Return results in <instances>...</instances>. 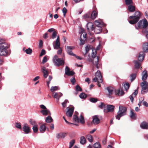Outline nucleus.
Returning a JSON list of instances; mask_svg holds the SVG:
<instances>
[{
  "mask_svg": "<svg viewBox=\"0 0 148 148\" xmlns=\"http://www.w3.org/2000/svg\"><path fill=\"white\" fill-rule=\"evenodd\" d=\"M95 24L96 26H101L102 27V23L98 20H96L95 21Z\"/></svg>",
  "mask_w": 148,
  "mask_h": 148,
  "instance_id": "nucleus-46",
  "label": "nucleus"
},
{
  "mask_svg": "<svg viewBox=\"0 0 148 148\" xmlns=\"http://www.w3.org/2000/svg\"><path fill=\"white\" fill-rule=\"evenodd\" d=\"M142 89L141 91L142 93L143 94L148 91V87L147 86V85L142 87Z\"/></svg>",
  "mask_w": 148,
  "mask_h": 148,
  "instance_id": "nucleus-32",
  "label": "nucleus"
},
{
  "mask_svg": "<svg viewBox=\"0 0 148 148\" xmlns=\"http://www.w3.org/2000/svg\"><path fill=\"white\" fill-rule=\"evenodd\" d=\"M74 49V47L72 46H67L66 51L67 53L71 56H75L76 55L74 54L72 51V50Z\"/></svg>",
  "mask_w": 148,
  "mask_h": 148,
  "instance_id": "nucleus-10",
  "label": "nucleus"
},
{
  "mask_svg": "<svg viewBox=\"0 0 148 148\" xmlns=\"http://www.w3.org/2000/svg\"><path fill=\"white\" fill-rule=\"evenodd\" d=\"M86 138L88 139L89 141L90 142H92L93 141L92 137L90 135H88L86 136Z\"/></svg>",
  "mask_w": 148,
  "mask_h": 148,
  "instance_id": "nucleus-38",
  "label": "nucleus"
},
{
  "mask_svg": "<svg viewBox=\"0 0 148 148\" xmlns=\"http://www.w3.org/2000/svg\"><path fill=\"white\" fill-rule=\"evenodd\" d=\"M124 86L125 90H127L129 88L130 85L129 84L127 83H125L124 85Z\"/></svg>",
  "mask_w": 148,
  "mask_h": 148,
  "instance_id": "nucleus-49",
  "label": "nucleus"
},
{
  "mask_svg": "<svg viewBox=\"0 0 148 148\" xmlns=\"http://www.w3.org/2000/svg\"><path fill=\"white\" fill-rule=\"evenodd\" d=\"M79 97L82 99H85L87 96L86 95L84 92L81 93L79 95Z\"/></svg>",
  "mask_w": 148,
  "mask_h": 148,
  "instance_id": "nucleus-41",
  "label": "nucleus"
},
{
  "mask_svg": "<svg viewBox=\"0 0 148 148\" xmlns=\"http://www.w3.org/2000/svg\"><path fill=\"white\" fill-rule=\"evenodd\" d=\"M40 112L44 115H47L48 114L50 115L51 114V113L50 111L47 109L41 110Z\"/></svg>",
  "mask_w": 148,
  "mask_h": 148,
  "instance_id": "nucleus-25",
  "label": "nucleus"
},
{
  "mask_svg": "<svg viewBox=\"0 0 148 148\" xmlns=\"http://www.w3.org/2000/svg\"><path fill=\"white\" fill-rule=\"evenodd\" d=\"M70 71V69L69 68L68 66H66L65 69V74L67 75Z\"/></svg>",
  "mask_w": 148,
  "mask_h": 148,
  "instance_id": "nucleus-52",
  "label": "nucleus"
},
{
  "mask_svg": "<svg viewBox=\"0 0 148 148\" xmlns=\"http://www.w3.org/2000/svg\"><path fill=\"white\" fill-rule=\"evenodd\" d=\"M130 117L131 119L134 120H135L136 119V114L134 112V111L133 110H131Z\"/></svg>",
  "mask_w": 148,
  "mask_h": 148,
  "instance_id": "nucleus-24",
  "label": "nucleus"
},
{
  "mask_svg": "<svg viewBox=\"0 0 148 148\" xmlns=\"http://www.w3.org/2000/svg\"><path fill=\"white\" fill-rule=\"evenodd\" d=\"M57 32L56 31H54L52 34V38L53 39L55 38L57 36Z\"/></svg>",
  "mask_w": 148,
  "mask_h": 148,
  "instance_id": "nucleus-50",
  "label": "nucleus"
},
{
  "mask_svg": "<svg viewBox=\"0 0 148 148\" xmlns=\"http://www.w3.org/2000/svg\"><path fill=\"white\" fill-rule=\"evenodd\" d=\"M100 104V105H99L98 107L101 109H102L103 107H105V105L102 102H101Z\"/></svg>",
  "mask_w": 148,
  "mask_h": 148,
  "instance_id": "nucleus-57",
  "label": "nucleus"
},
{
  "mask_svg": "<svg viewBox=\"0 0 148 148\" xmlns=\"http://www.w3.org/2000/svg\"><path fill=\"white\" fill-rule=\"evenodd\" d=\"M23 130L26 134H28L30 132V129L28 126L24 125L23 127Z\"/></svg>",
  "mask_w": 148,
  "mask_h": 148,
  "instance_id": "nucleus-23",
  "label": "nucleus"
},
{
  "mask_svg": "<svg viewBox=\"0 0 148 148\" xmlns=\"http://www.w3.org/2000/svg\"><path fill=\"white\" fill-rule=\"evenodd\" d=\"M141 103H142L146 107H147L148 106V104L147 102L144 101L143 100L141 101Z\"/></svg>",
  "mask_w": 148,
  "mask_h": 148,
  "instance_id": "nucleus-63",
  "label": "nucleus"
},
{
  "mask_svg": "<svg viewBox=\"0 0 148 148\" xmlns=\"http://www.w3.org/2000/svg\"><path fill=\"white\" fill-rule=\"evenodd\" d=\"M75 74V73L73 71H70L68 73V74H67V75L69 76H73Z\"/></svg>",
  "mask_w": 148,
  "mask_h": 148,
  "instance_id": "nucleus-62",
  "label": "nucleus"
},
{
  "mask_svg": "<svg viewBox=\"0 0 148 148\" xmlns=\"http://www.w3.org/2000/svg\"><path fill=\"white\" fill-rule=\"evenodd\" d=\"M32 129L34 133H37L38 130L37 125H35V126H34L33 127Z\"/></svg>",
  "mask_w": 148,
  "mask_h": 148,
  "instance_id": "nucleus-45",
  "label": "nucleus"
},
{
  "mask_svg": "<svg viewBox=\"0 0 148 148\" xmlns=\"http://www.w3.org/2000/svg\"><path fill=\"white\" fill-rule=\"evenodd\" d=\"M141 128L143 129H148V123L145 121L142 122L140 125Z\"/></svg>",
  "mask_w": 148,
  "mask_h": 148,
  "instance_id": "nucleus-19",
  "label": "nucleus"
},
{
  "mask_svg": "<svg viewBox=\"0 0 148 148\" xmlns=\"http://www.w3.org/2000/svg\"><path fill=\"white\" fill-rule=\"evenodd\" d=\"M136 73H133L130 76L131 78V81L132 82L133 81L136 77Z\"/></svg>",
  "mask_w": 148,
  "mask_h": 148,
  "instance_id": "nucleus-39",
  "label": "nucleus"
},
{
  "mask_svg": "<svg viewBox=\"0 0 148 148\" xmlns=\"http://www.w3.org/2000/svg\"><path fill=\"white\" fill-rule=\"evenodd\" d=\"M76 90L77 91H82V89L78 85L76 86Z\"/></svg>",
  "mask_w": 148,
  "mask_h": 148,
  "instance_id": "nucleus-56",
  "label": "nucleus"
},
{
  "mask_svg": "<svg viewBox=\"0 0 148 148\" xmlns=\"http://www.w3.org/2000/svg\"><path fill=\"white\" fill-rule=\"evenodd\" d=\"M94 148H101V145L99 142H97L93 145Z\"/></svg>",
  "mask_w": 148,
  "mask_h": 148,
  "instance_id": "nucleus-36",
  "label": "nucleus"
},
{
  "mask_svg": "<svg viewBox=\"0 0 148 148\" xmlns=\"http://www.w3.org/2000/svg\"><path fill=\"white\" fill-rule=\"evenodd\" d=\"M47 61V58L46 56H45L43 59L42 63V64H44L46 63Z\"/></svg>",
  "mask_w": 148,
  "mask_h": 148,
  "instance_id": "nucleus-58",
  "label": "nucleus"
},
{
  "mask_svg": "<svg viewBox=\"0 0 148 148\" xmlns=\"http://www.w3.org/2000/svg\"><path fill=\"white\" fill-rule=\"evenodd\" d=\"M79 120L80 123L82 124H84L85 123L84 118L82 115H81Z\"/></svg>",
  "mask_w": 148,
  "mask_h": 148,
  "instance_id": "nucleus-48",
  "label": "nucleus"
},
{
  "mask_svg": "<svg viewBox=\"0 0 148 148\" xmlns=\"http://www.w3.org/2000/svg\"><path fill=\"white\" fill-rule=\"evenodd\" d=\"M144 57L145 54L144 52L143 51L140 52L138 57V60L139 62H142L144 60Z\"/></svg>",
  "mask_w": 148,
  "mask_h": 148,
  "instance_id": "nucleus-18",
  "label": "nucleus"
},
{
  "mask_svg": "<svg viewBox=\"0 0 148 148\" xmlns=\"http://www.w3.org/2000/svg\"><path fill=\"white\" fill-rule=\"evenodd\" d=\"M42 71L43 74V76L45 78H47L49 74V73L45 67L43 66L42 68Z\"/></svg>",
  "mask_w": 148,
  "mask_h": 148,
  "instance_id": "nucleus-16",
  "label": "nucleus"
},
{
  "mask_svg": "<svg viewBox=\"0 0 148 148\" xmlns=\"http://www.w3.org/2000/svg\"><path fill=\"white\" fill-rule=\"evenodd\" d=\"M75 143V140H72L70 142V145L69 148H71Z\"/></svg>",
  "mask_w": 148,
  "mask_h": 148,
  "instance_id": "nucleus-51",
  "label": "nucleus"
},
{
  "mask_svg": "<svg viewBox=\"0 0 148 148\" xmlns=\"http://www.w3.org/2000/svg\"><path fill=\"white\" fill-rule=\"evenodd\" d=\"M8 49H0V56H5L8 53Z\"/></svg>",
  "mask_w": 148,
  "mask_h": 148,
  "instance_id": "nucleus-17",
  "label": "nucleus"
},
{
  "mask_svg": "<svg viewBox=\"0 0 148 148\" xmlns=\"http://www.w3.org/2000/svg\"><path fill=\"white\" fill-rule=\"evenodd\" d=\"M107 90L108 91L107 95L108 96V97L111 98V96L113 94V92L114 90V88L112 87L109 86L107 88Z\"/></svg>",
  "mask_w": 148,
  "mask_h": 148,
  "instance_id": "nucleus-13",
  "label": "nucleus"
},
{
  "mask_svg": "<svg viewBox=\"0 0 148 148\" xmlns=\"http://www.w3.org/2000/svg\"><path fill=\"white\" fill-rule=\"evenodd\" d=\"M87 29L89 32L94 30V26L92 22H88L86 25Z\"/></svg>",
  "mask_w": 148,
  "mask_h": 148,
  "instance_id": "nucleus-15",
  "label": "nucleus"
},
{
  "mask_svg": "<svg viewBox=\"0 0 148 148\" xmlns=\"http://www.w3.org/2000/svg\"><path fill=\"white\" fill-rule=\"evenodd\" d=\"M97 52L96 51H95V52H94L93 51L92 53V58H95V57H99L98 56H96Z\"/></svg>",
  "mask_w": 148,
  "mask_h": 148,
  "instance_id": "nucleus-59",
  "label": "nucleus"
},
{
  "mask_svg": "<svg viewBox=\"0 0 148 148\" xmlns=\"http://www.w3.org/2000/svg\"><path fill=\"white\" fill-rule=\"evenodd\" d=\"M43 42L42 40H40V42L39 45V47L41 48L43 46Z\"/></svg>",
  "mask_w": 148,
  "mask_h": 148,
  "instance_id": "nucleus-64",
  "label": "nucleus"
},
{
  "mask_svg": "<svg viewBox=\"0 0 148 148\" xmlns=\"http://www.w3.org/2000/svg\"><path fill=\"white\" fill-rule=\"evenodd\" d=\"M140 85L141 87H143V86H145L146 85H147V82L146 81H144L141 83Z\"/></svg>",
  "mask_w": 148,
  "mask_h": 148,
  "instance_id": "nucleus-61",
  "label": "nucleus"
},
{
  "mask_svg": "<svg viewBox=\"0 0 148 148\" xmlns=\"http://www.w3.org/2000/svg\"><path fill=\"white\" fill-rule=\"evenodd\" d=\"M91 19L93 20L95 19L97 16V13L96 11L94 10L92 13H91Z\"/></svg>",
  "mask_w": 148,
  "mask_h": 148,
  "instance_id": "nucleus-27",
  "label": "nucleus"
},
{
  "mask_svg": "<svg viewBox=\"0 0 148 148\" xmlns=\"http://www.w3.org/2000/svg\"><path fill=\"white\" fill-rule=\"evenodd\" d=\"M69 101L67 100H65L62 103V105L64 108H65L66 106V103L68 102Z\"/></svg>",
  "mask_w": 148,
  "mask_h": 148,
  "instance_id": "nucleus-55",
  "label": "nucleus"
},
{
  "mask_svg": "<svg viewBox=\"0 0 148 148\" xmlns=\"http://www.w3.org/2000/svg\"><path fill=\"white\" fill-rule=\"evenodd\" d=\"M10 45L6 42L5 40L0 39V49H8Z\"/></svg>",
  "mask_w": 148,
  "mask_h": 148,
  "instance_id": "nucleus-6",
  "label": "nucleus"
},
{
  "mask_svg": "<svg viewBox=\"0 0 148 148\" xmlns=\"http://www.w3.org/2000/svg\"><path fill=\"white\" fill-rule=\"evenodd\" d=\"M46 53V51L45 50L43 49L42 50L41 53L40 54V56H42L45 55Z\"/></svg>",
  "mask_w": 148,
  "mask_h": 148,
  "instance_id": "nucleus-60",
  "label": "nucleus"
},
{
  "mask_svg": "<svg viewBox=\"0 0 148 148\" xmlns=\"http://www.w3.org/2000/svg\"><path fill=\"white\" fill-rule=\"evenodd\" d=\"M73 120L76 122H79V119L77 115H74L73 116Z\"/></svg>",
  "mask_w": 148,
  "mask_h": 148,
  "instance_id": "nucleus-43",
  "label": "nucleus"
},
{
  "mask_svg": "<svg viewBox=\"0 0 148 148\" xmlns=\"http://www.w3.org/2000/svg\"><path fill=\"white\" fill-rule=\"evenodd\" d=\"M107 110L104 109V111L105 113L112 112L114 111V106L112 105H108L107 106Z\"/></svg>",
  "mask_w": 148,
  "mask_h": 148,
  "instance_id": "nucleus-11",
  "label": "nucleus"
},
{
  "mask_svg": "<svg viewBox=\"0 0 148 148\" xmlns=\"http://www.w3.org/2000/svg\"><path fill=\"white\" fill-rule=\"evenodd\" d=\"M53 60L55 65L59 66H60L63 65L64 62L63 59L59 58L57 55H55L53 59Z\"/></svg>",
  "mask_w": 148,
  "mask_h": 148,
  "instance_id": "nucleus-4",
  "label": "nucleus"
},
{
  "mask_svg": "<svg viewBox=\"0 0 148 148\" xmlns=\"http://www.w3.org/2000/svg\"><path fill=\"white\" fill-rule=\"evenodd\" d=\"M25 52L27 54H30L32 53V50L31 48H29L28 49H26L25 51Z\"/></svg>",
  "mask_w": 148,
  "mask_h": 148,
  "instance_id": "nucleus-42",
  "label": "nucleus"
},
{
  "mask_svg": "<svg viewBox=\"0 0 148 148\" xmlns=\"http://www.w3.org/2000/svg\"><path fill=\"white\" fill-rule=\"evenodd\" d=\"M141 16V13L139 12H136L134 16H130L129 17L130 19H133V20L130 21L129 23L132 25L136 23L139 20Z\"/></svg>",
  "mask_w": 148,
  "mask_h": 148,
  "instance_id": "nucleus-1",
  "label": "nucleus"
},
{
  "mask_svg": "<svg viewBox=\"0 0 148 148\" xmlns=\"http://www.w3.org/2000/svg\"><path fill=\"white\" fill-rule=\"evenodd\" d=\"M128 10L131 12H133L135 11V7L132 5H129L128 6Z\"/></svg>",
  "mask_w": 148,
  "mask_h": 148,
  "instance_id": "nucleus-35",
  "label": "nucleus"
},
{
  "mask_svg": "<svg viewBox=\"0 0 148 148\" xmlns=\"http://www.w3.org/2000/svg\"><path fill=\"white\" fill-rule=\"evenodd\" d=\"M93 120L92 122L95 125H97L100 123V120L98 118L97 115H95L92 117Z\"/></svg>",
  "mask_w": 148,
  "mask_h": 148,
  "instance_id": "nucleus-14",
  "label": "nucleus"
},
{
  "mask_svg": "<svg viewBox=\"0 0 148 148\" xmlns=\"http://www.w3.org/2000/svg\"><path fill=\"white\" fill-rule=\"evenodd\" d=\"M53 120L51 116H48L46 118L45 121L47 123H50L53 121Z\"/></svg>",
  "mask_w": 148,
  "mask_h": 148,
  "instance_id": "nucleus-37",
  "label": "nucleus"
},
{
  "mask_svg": "<svg viewBox=\"0 0 148 148\" xmlns=\"http://www.w3.org/2000/svg\"><path fill=\"white\" fill-rule=\"evenodd\" d=\"M115 94L118 96H122L124 94V92L121 88H119L118 90H115Z\"/></svg>",
  "mask_w": 148,
  "mask_h": 148,
  "instance_id": "nucleus-21",
  "label": "nucleus"
},
{
  "mask_svg": "<svg viewBox=\"0 0 148 148\" xmlns=\"http://www.w3.org/2000/svg\"><path fill=\"white\" fill-rule=\"evenodd\" d=\"M66 135V134L64 133H60L57 134L56 137L58 138H64Z\"/></svg>",
  "mask_w": 148,
  "mask_h": 148,
  "instance_id": "nucleus-29",
  "label": "nucleus"
},
{
  "mask_svg": "<svg viewBox=\"0 0 148 148\" xmlns=\"http://www.w3.org/2000/svg\"><path fill=\"white\" fill-rule=\"evenodd\" d=\"M74 108L73 106L71 108L68 107L66 108L67 110L66 112V115L68 117L70 118L72 117L74 112Z\"/></svg>",
  "mask_w": 148,
  "mask_h": 148,
  "instance_id": "nucleus-7",
  "label": "nucleus"
},
{
  "mask_svg": "<svg viewBox=\"0 0 148 148\" xmlns=\"http://www.w3.org/2000/svg\"><path fill=\"white\" fill-rule=\"evenodd\" d=\"M91 13L88 12L86 13L84 15V18L86 19H91Z\"/></svg>",
  "mask_w": 148,
  "mask_h": 148,
  "instance_id": "nucleus-33",
  "label": "nucleus"
},
{
  "mask_svg": "<svg viewBox=\"0 0 148 148\" xmlns=\"http://www.w3.org/2000/svg\"><path fill=\"white\" fill-rule=\"evenodd\" d=\"M137 25L138 28H137L136 26V28L137 29L139 28H143L145 29L143 30L144 31L145 29L148 27V22L146 19L141 20L138 22Z\"/></svg>",
  "mask_w": 148,
  "mask_h": 148,
  "instance_id": "nucleus-5",
  "label": "nucleus"
},
{
  "mask_svg": "<svg viewBox=\"0 0 148 148\" xmlns=\"http://www.w3.org/2000/svg\"><path fill=\"white\" fill-rule=\"evenodd\" d=\"M133 62L135 64V67L136 69H139L141 65V64L137 60H134Z\"/></svg>",
  "mask_w": 148,
  "mask_h": 148,
  "instance_id": "nucleus-31",
  "label": "nucleus"
},
{
  "mask_svg": "<svg viewBox=\"0 0 148 148\" xmlns=\"http://www.w3.org/2000/svg\"><path fill=\"white\" fill-rule=\"evenodd\" d=\"M29 122L30 124L32 125H34V126H35V125H37V124L36 122L32 119H30L29 120Z\"/></svg>",
  "mask_w": 148,
  "mask_h": 148,
  "instance_id": "nucleus-44",
  "label": "nucleus"
},
{
  "mask_svg": "<svg viewBox=\"0 0 148 148\" xmlns=\"http://www.w3.org/2000/svg\"><path fill=\"white\" fill-rule=\"evenodd\" d=\"M53 45L54 48L55 49H58L60 48V43L59 36H57V38L55 42V43L53 44Z\"/></svg>",
  "mask_w": 148,
  "mask_h": 148,
  "instance_id": "nucleus-8",
  "label": "nucleus"
},
{
  "mask_svg": "<svg viewBox=\"0 0 148 148\" xmlns=\"http://www.w3.org/2000/svg\"><path fill=\"white\" fill-rule=\"evenodd\" d=\"M127 110V108L125 107L120 106L119 110L117 112V115L116 116V119L119 120L121 117L125 115Z\"/></svg>",
  "mask_w": 148,
  "mask_h": 148,
  "instance_id": "nucleus-3",
  "label": "nucleus"
},
{
  "mask_svg": "<svg viewBox=\"0 0 148 148\" xmlns=\"http://www.w3.org/2000/svg\"><path fill=\"white\" fill-rule=\"evenodd\" d=\"M15 126L17 128L19 129H21V125L20 123H16L15 124Z\"/></svg>",
  "mask_w": 148,
  "mask_h": 148,
  "instance_id": "nucleus-54",
  "label": "nucleus"
},
{
  "mask_svg": "<svg viewBox=\"0 0 148 148\" xmlns=\"http://www.w3.org/2000/svg\"><path fill=\"white\" fill-rule=\"evenodd\" d=\"M142 79L143 81L145 80L147 78L148 76L147 71H143L142 73Z\"/></svg>",
  "mask_w": 148,
  "mask_h": 148,
  "instance_id": "nucleus-30",
  "label": "nucleus"
},
{
  "mask_svg": "<svg viewBox=\"0 0 148 148\" xmlns=\"http://www.w3.org/2000/svg\"><path fill=\"white\" fill-rule=\"evenodd\" d=\"M89 100L91 102L95 103L98 101V99L97 98L91 97L90 98Z\"/></svg>",
  "mask_w": 148,
  "mask_h": 148,
  "instance_id": "nucleus-40",
  "label": "nucleus"
},
{
  "mask_svg": "<svg viewBox=\"0 0 148 148\" xmlns=\"http://www.w3.org/2000/svg\"><path fill=\"white\" fill-rule=\"evenodd\" d=\"M58 87L56 86L52 87L50 89V90L51 92H53L54 91L58 89Z\"/></svg>",
  "mask_w": 148,
  "mask_h": 148,
  "instance_id": "nucleus-53",
  "label": "nucleus"
},
{
  "mask_svg": "<svg viewBox=\"0 0 148 148\" xmlns=\"http://www.w3.org/2000/svg\"><path fill=\"white\" fill-rule=\"evenodd\" d=\"M87 34H86L84 33L83 34V33L80 36V45H83L85 43V41L86 40Z\"/></svg>",
  "mask_w": 148,
  "mask_h": 148,
  "instance_id": "nucleus-12",
  "label": "nucleus"
},
{
  "mask_svg": "<svg viewBox=\"0 0 148 148\" xmlns=\"http://www.w3.org/2000/svg\"><path fill=\"white\" fill-rule=\"evenodd\" d=\"M94 30L96 34H98L100 33L102 30V27L101 26H95L94 27Z\"/></svg>",
  "mask_w": 148,
  "mask_h": 148,
  "instance_id": "nucleus-20",
  "label": "nucleus"
},
{
  "mask_svg": "<svg viewBox=\"0 0 148 148\" xmlns=\"http://www.w3.org/2000/svg\"><path fill=\"white\" fill-rule=\"evenodd\" d=\"M80 143L84 145L86 143V140L85 137L83 136H81L80 138Z\"/></svg>",
  "mask_w": 148,
  "mask_h": 148,
  "instance_id": "nucleus-34",
  "label": "nucleus"
},
{
  "mask_svg": "<svg viewBox=\"0 0 148 148\" xmlns=\"http://www.w3.org/2000/svg\"><path fill=\"white\" fill-rule=\"evenodd\" d=\"M99 57H95V58H93V65L95 66L97 69H99L100 66V65L99 64Z\"/></svg>",
  "mask_w": 148,
  "mask_h": 148,
  "instance_id": "nucleus-9",
  "label": "nucleus"
},
{
  "mask_svg": "<svg viewBox=\"0 0 148 148\" xmlns=\"http://www.w3.org/2000/svg\"><path fill=\"white\" fill-rule=\"evenodd\" d=\"M125 2L127 5H131L133 3L132 0H125Z\"/></svg>",
  "mask_w": 148,
  "mask_h": 148,
  "instance_id": "nucleus-47",
  "label": "nucleus"
},
{
  "mask_svg": "<svg viewBox=\"0 0 148 148\" xmlns=\"http://www.w3.org/2000/svg\"><path fill=\"white\" fill-rule=\"evenodd\" d=\"M92 80L95 82H97V85L99 87H100L101 85L100 83L103 82L101 72L99 71H98L95 73V77Z\"/></svg>",
  "mask_w": 148,
  "mask_h": 148,
  "instance_id": "nucleus-2",
  "label": "nucleus"
},
{
  "mask_svg": "<svg viewBox=\"0 0 148 148\" xmlns=\"http://www.w3.org/2000/svg\"><path fill=\"white\" fill-rule=\"evenodd\" d=\"M62 94L60 92L59 93H53L52 96L55 98H56L58 100H59V98L62 96Z\"/></svg>",
  "mask_w": 148,
  "mask_h": 148,
  "instance_id": "nucleus-22",
  "label": "nucleus"
},
{
  "mask_svg": "<svg viewBox=\"0 0 148 148\" xmlns=\"http://www.w3.org/2000/svg\"><path fill=\"white\" fill-rule=\"evenodd\" d=\"M143 49L144 52H148V43L145 42L143 45Z\"/></svg>",
  "mask_w": 148,
  "mask_h": 148,
  "instance_id": "nucleus-26",
  "label": "nucleus"
},
{
  "mask_svg": "<svg viewBox=\"0 0 148 148\" xmlns=\"http://www.w3.org/2000/svg\"><path fill=\"white\" fill-rule=\"evenodd\" d=\"M46 123H45L42 125L39 128V130L41 132H43L45 131L46 130V127L45 125H46Z\"/></svg>",
  "mask_w": 148,
  "mask_h": 148,
  "instance_id": "nucleus-28",
  "label": "nucleus"
}]
</instances>
